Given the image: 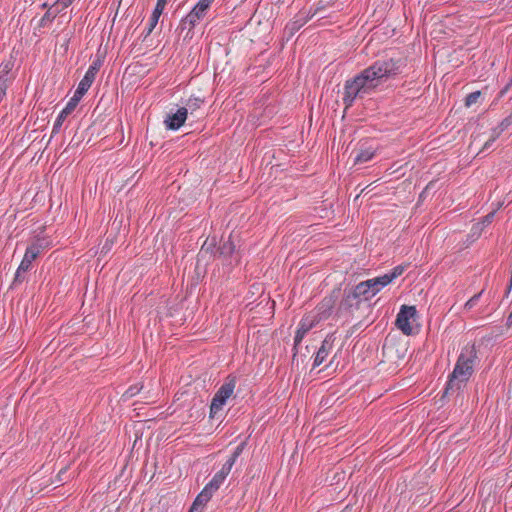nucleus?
<instances>
[{
  "mask_svg": "<svg viewBox=\"0 0 512 512\" xmlns=\"http://www.w3.org/2000/svg\"><path fill=\"white\" fill-rule=\"evenodd\" d=\"M406 67L404 58H382L362 70L344 85L343 104L345 109L353 106L356 99L375 92L382 81L401 74Z\"/></svg>",
  "mask_w": 512,
  "mask_h": 512,
  "instance_id": "nucleus-1",
  "label": "nucleus"
},
{
  "mask_svg": "<svg viewBox=\"0 0 512 512\" xmlns=\"http://www.w3.org/2000/svg\"><path fill=\"white\" fill-rule=\"evenodd\" d=\"M477 358L475 344H467L462 348L455 367L448 377L443 396L459 393L466 386L474 372Z\"/></svg>",
  "mask_w": 512,
  "mask_h": 512,
  "instance_id": "nucleus-2",
  "label": "nucleus"
},
{
  "mask_svg": "<svg viewBox=\"0 0 512 512\" xmlns=\"http://www.w3.org/2000/svg\"><path fill=\"white\" fill-rule=\"evenodd\" d=\"M341 295L340 288H334L329 295L325 296L315 308L313 322L319 323L329 319L331 316L336 318L337 302Z\"/></svg>",
  "mask_w": 512,
  "mask_h": 512,
  "instance_id": "nucleus-3",
  "label": "nucleus"
},
{
  "mask_svg": "<svg viewBox=\"0 0 512 512\" xmlns=\"http://www.w3.org/2000/svg\"><path fill=\"white\" fill-rule=\"evenodd\" d=\"M340 296L341 299L337 302L336 318L349 321L353 317L354 312L361 307L362 303L350 292L348 287L343 290Z\"/></svg>",
  "mask_w": 512,
  "mask_h": 512,
  "instance_id": "nucleus-4",
  "label": "nucleus"
},
{
  "mask_svg": "<svg viewBox=\"0 0 512 512\" xmlns=\"http://www.w3.org/2000/svg\"><path fill=\"white\" fill-rule=\"evenodd\" d=\"M417 314L415 306L402 305L399 313L397 314L395 325L402 331L403 334L410 336L414 334V329L410 324V319L414 318Z\"/></svg>",
  "mask_w": 512,
  "mask_h": 512,
  "instance_id": "nucleus-5",
  "label": "nucleus"
},
{
  "mask_svg": "<svg viewBox=\"0 0 512 512\" xmlns=\"http://www.w3.org/2000/svg\"><path fill=\"white\" fill-rule=\"evenodd\" d=\"M336 337L334 333L328 334L325 339L322 341L320 348L318 349L316 356L314 358L313 367L320 366L330 354L333 349V344Z\"/></svg>",
  "mask_w": 512,
  "mask_h": 512,
  "instance_id": "nucleus-6",
  "label": "nucleus"
},
{
  "mask_svg": "<svg viewBox=\"0 0 512 512\" xmlns=\"http://www.w3.org/2000/svg\"><path fill=\"white\" fill-rule=\"evenodd\" d=\"M206 11L199 9L198 6H194L192 10L180 21V29L184 30L187 28L191 31L195 25L206 16Z\"/></svg>",
  "mask_w": 512,
  "mask_h": 512,
  "instance_id": "nucleus-7",
  "label": "nucleus"
},
{
  "mask_svg": "<svg viewBox=\"0 0 512 512\" xmlns=\"http://www.w3.org/2000/svg\"><path fill=\"white\" fill-rule=\"evenodd\" d=\"M188 108H179L175 113L168 114L164 124L169 130H178L186 121Z\"/></svg>",
  "mask_w": 512,
  "mask_h": 512,
  "instance_id": "nucleus-8",
  "label": "nucleus"
},
{
  "mask_svg": "<svg viewBox=\"0 0 512 512\" xmlns=\"http://www.w3.org/2000/svg\"><path fill=\"white\" fill-rule=\"evenodd\" d=\"M103 64V60L101 58H96L91 65L89 66L88 70L86 71L84 77L80 81V84L90 88L93 84L97 73L99 72L101 66Z\"/></svg>",
  "mask_w": 512,
  "mask_h": 512,
  "instance_id": "nucleus-9",
  "label": "nucleus"
},
{
  "mask_svg": "<svg viewBox=\"0 0 512 512\" xmlns=\"http://www.w3.org/2000/svg\"><path fill=\"white\" fill-rule=\"evenodd\" d=\"M166 2H167V0H157L156 6L152 12L150 19H149L148 27L146 28V31H145V37L149 36L152 33L155 26L157 25L158 20H159L162 12L164 10V7L166 5Z\"/></svg>",
  "mask_w": 512,
  "mask_h": 512,
  "instance_id": "nucleus-10",
  "label": "nucleus"
},
{
  "mask_svg": "<svg viewBox=\"0 0 512 512\" xmlns=\"http://www.w3.org/2000/svg\"><path fill=\"white\" fill-rule=\"evenodd\" d=\"M350 292L357 297L360 302L363 304L365 301H368L372 298V295L370 293V286L366 281H362L356 286L348 288Z\"/></svg>",
  "mask_w": 512,
  "mask_h": 512,
  "instance_id": "nucleus-11",
  "label": "nucleus"
},
{
  "mask_svg": "<svg viewBox=\"0 0 512 512\" xmlns=\"http://www.w3.org/2000/svg\"><path fill=\"white\" fill-rule=\"evenodd\" d=\"M237 382V377L234 375H229L223 385L217 390L215 393L217 396H220L221 398L228 399L235 389Z\"/></svg>",
  "mask_w": 512,
  "mask_h": 512,
  "instance_id": "nucleus-12",
  "label": "nucleus"
},
{
  "mask_svg": "<svg viewBox=\"0 0 512 512\" xmlns=\"http://www.w3.org/2000/svg\"><path fill=\"white\" fill-rule=\"evenodd\" d=\"M235 252V244L231 240V236H229L228 240L222 241L219 247L216 249L214 253V257L216 258H224L227 259L233 255Z\"/></svg>",
  "mask_w": 512,
  "mask_h": 512,
  "instance_id": "nucleus-13",
  "label": "nucleus"
},
{
  "mask_svg": "<svg viewBox=\"0 0 512 512\" xmlns=\"http://www.w3.org/2000/svg\"><path fill=\"white\" fill-rule=\"evenodd\" d=\"M75 108L76 107L74 105L70 104L69 102L66 104L65 108L58 114V116L54 122V125L52 128V135L59 133L65 119L68 117V115H70L75 110Z\"/></svg>",
  "mask_w": 512,
  "mask_h": 512,
  "instance_id": "nucleus-14",
  "label": "nucleus"
},
{
  "mask_svg": "<svg viewBox=\"0 0 512 512\" xmlns=\"http://www.w3.org/2000/svg\"><path fill=\"white\" fill-rule=\"evenodd\" d=\"M317 324L316 322H311L310 324L306 325L304 322H301L300 324V327L297 329L296 333H295V337H294V347H293V350H294V353H293V359L296 357L297 355V349H298V345L301 343L302 339L305 337V335L307 334V332L315 325Z\"/></svg>",
  "mask_w": 512,
  "mask_h": 512,
  "instance_id": "nucleus-15",
  "label": "nucleus"
},
{
  "mask_svg": "<svg viewBox=\"0 0 512 512\" xmlns=\"http://www.w3.org/2000/svg\"><path fill=\"white\" fill-rule=\"evenodd\" d=\"M61 10L62 9L60 6H50L46 13L40 19L38 23V29L44 28L47 24L52 23Z\"/></svg>",
  "mask_w": 512,
  "mask_h": 512,
  "instance_id": "nucleus-16",
  "label": "nucleus"
},
{
  "mask_svg": "<svg viewBox=\"0 0 512 512\" xmlns=\"http://www.w3.org/2000/svg\"><path fill=\"white\" fill-rule=\"evenodd\" d=\"M31 266L32 265L28 264V262H25V260L22 259L12 282L13 287L18 286L25 281V273H27L30 270Z\"/></svg>",
  "mask_w": 512,
  "mask_h": 512,
  "instance_id": "nucleus-17",
  "label": "nucleus"
},
{
  "mask_svg": "<svg viewBox=\"0 0 512 512\" xmlns=\"http://www.w3.org/2000/svg\"><path fill=\"white\" fill-rule=\"evenodd\" d=\"M246 446V442H241L233 451L231 456L227 459V461L223 464L222 468L230 473L233 465L235 464L238 457L242 454L244 448Z\"/></svg>",
  "mask_w": 512,
  "mask_h": 512,
  "instance_id": "nucleus-18",
  "label": "nucleus"
},
{
  "mask_svg": "<svg viewBox=\"0 0 512 512\" xmlns=\"http://www.w3.org/2000/svg\"><path fill=\"white\" fill-rule=\"evenodd\" d=\"M50 240L46 237H36L34 241L27 247L29 250H33L38 256L45 249L49 248Z\"/></svg>",
  "mask_w": 512,
  "mask_h": 512,
  "instance_id": "nucleus-19",
  "label": "nucleus"
},
{
  "mask_svg": "<svg viewBox=\"0 0 512 512\" xmlns=\"http://www.w3.org/2000/svg\"><path fill=\"white\" fill-rule=\"evenodd\" d=\"M211 498L208 497L203 491H201L197 497L195 498L192 506L190 507V512H202L204 506Z\"/></svg>",
  "mask_w": 512,
  "mask_h": 512,
  "instance_id": "nucleus-20",
  "label": "nucleus"
},
{
  "mask_svg": "<svg viewBox=\"0 0 512 512\" xmlns=\"http://www.w3.org/2000/svg\"><path fill=\"white\" fill-rule=\"evenodd\" d=\"M375 150L373 148H360L354 158V164L365 163L373 158Z\"/></svg>",
  "mask_w": 512,
  "mask_h": 512,
  "instance_id": "nucleus-21",
  "label": "nucleus"
},
{
  "mask_svg": "<svg viewBox=\"0 0 512 512\" xmlns=\"http://www.w3.org/2000/svg\"><path fill=\"white\" fill-rule=\"evenodd\" d=\"M226 399L221 398L220 396L214 395L211 405H210V418H214L215 415L222 409L224 404L226 403Z\"/></svg>",
  "mask_w": 512,
  "mask_h": 512,
  "instance_id": "nucleus-22",
  "label": "nucleus"
},
{
  "mask_svg": "<svg viewBox=\"0 0 512 512\" xmlns=\"http://www.w3.org/2000/svg\"><path fill=\"white\" fill-rule=\"evenodd\" d=\"M88 90H89L88 87L79 83L76 91L74 92V95L70 98V100L68 102L70 104L74 105L75 107H77L78 103L80 102V100L86 94V92Z\"/></svg>",
  "mask_w": 512,
  "mask_h": 512,
  "instance_id": "nucleus-23",
  "label": "nucleus"
},
{
  "mask_svg": "<svg viewBox=\"0 0 512 512\" xmlns=\"http://www.w3.org/2000/svg\"><path fill=\"white\" fill-rule=\"evenodd\" d=\"M88 90H89L88 87L79 83L76 91L74 92V95L70 98V100L68 102L70 104L74 105L75 107H77L78 103L80 102V100L86 94V92Z\"/></svg>",
  "mask_w": 512,
  "mask_h": 512,
  "instance_id": "nucleus-24",
  "label": "nucleus"
},
{
  "mask_svg": "<svg viewBox=\"0 0 512 512\" xmlns=\"http://www.w3.org/2000/svg\"><path fill=\"white\" fill-rule=\"evenodd\" d=\"M14 62L12 60L3 61L0 64V79L4 81L5 85L8 87V79L6 76L10 73V71L13 69Z\"/></svg>",
  "mask_w": 512,
  "mask_h": 512,
  "instance_id": "nucleus-25",
  "label": "nucleus"
},
{
  "mask_svg": "<svg viewBox=\"0 0 512 512\" xmlns=\"http://www.w3.org/2000/svg\"><path fill=\"white\" fill-rule=\"evenodd\" d=\"M204 103V100L198 97H191L188 99L186 103V107L188 108V111H190V114H193L196 110H198L201 105Z\"/></svg>",
  "mask_w": 512,
  "mask_h": 512,
  "instance_id": "nucleus-26",
  "label": "nucleus"
},
{
  "mask_svg": "<svg viewBox=\"0 0 512 512\" xmlns=\"http://www.w3.org/2000/svg\"><path fill=\"white\" fill-rule=\"evenodd\" d=\"M316 14V11H314L312 14L310 15H307L306 17H303V18H300V19H296L295 21H293L291 23V26H290V29L292 31H297L299 30L303 25H305L307 23V21L309 19H311L314 15Z\"/></svg>",
  "mask_w": 512,
  "mask_h": 512,
  "instance_id": "nucleus-27",
  "label": "nucleus"
},
{
  "mask_svg": "<svg viewBox=\"0 0 512 512\" xmlns=\"http://www.w3.org/2000/svg\"><path fill=\"white\" fill-rule=\"evenodd\" d=\"M378 281L379 280L377 279V277L367 280V282L370 286L369 290H370L372 297H374L383 288V286L380 285V283H378Z\"/></svg>",
  "mask_w": 512,
  "mask_h": 512,
  "instance_id": "nucleus-28",
  "label": "nucleus"
},
{
  "mask_svg": "<svg viewBox=\"0 0 512 512\" xmlns=\"http://www.w3.org/2000/svg\"><path fill=\"white\" fill-rule=\"evenodd\" d=\"M220 488L218 484L213 482L212 480L205 485V487L202 489V491L208 495V497H212L213 494Z\"/></svg>",
  "mask_w": 512,
  "mask_h": 512,
  "instance_id": "nucleus-29",
  "label": "nucleus"
},
{
  "mask_svg": "<svg viewBox=\"0 0 512 512\" xmlns=\"http://www.w3.org/2000/svg\"><path fill=\"white\" fill-rule=\"evenodd\" d=\"M220 488L218 484L213 482L212 480L205 485V487L202 489V491L208 495V497H212L213 494Z\"/></svg>",
  "mask_w": 512,
  "mask_h": 512,
  "instance_id": "nucleus-30",
  "label": "nucleus"
},
{
  "mask_svg": "<svg viewBox=\"0 0 512 512\" xmlns=\"http://www.w3.org/2000/svg\"><path fill=\"white\" fill-rule=\"evenodd\" d=\"M481 95V91H474L469 93L465 98V106L470 107L475 104Z\"/></svg>",
  "mask_w": 512,
  "mask_h": 512,
  "instance_id": "nucleus-31",
  "label": "nucleus"
},
{
  "mask_svg": "<svg viewBox=\"0 0 512 512\" xmlns=\"http://www.w3.org/2000/svg\"><path fill=\"white\" fill-rule=\"evenodd\" d=\"M228 475L229 473L221 468V470L214 475L212 481L221 486Z\"/></svg>",
  "mask_w": 512,
  "mask_h": 512,
  "instance_id": "nucleus-32",
  "label": "nucleus"
},
{
  "mask_svg": "<svg viewBox=\"0 0 512 512\" xmlns=\"http://www.w3.org/2000/svg\"><path fill=\"white\" fill-rule=\"evenodd\" d=\"M484 290H481L479 293L472 296L466 303H465V309H472L480 299L481 295L483 294Z\"/></svg>",
  "mask_w": 512,
  "mask_h": 512,
  "instance_id": "nucleus-33",
  "label": "nucleus"
},
{
  "mask_svg": "<svg viewBox=\"0 0 512 512\" xmlns=\"http://www.w3.org/2000/svg\"><path fill=\"white\" fill-rule=\"evenodd\" d=\"M37 257H38V255L35 252H33V250H29L28 248H26L23 260H25V262H28V264L32 265V262Z\"/></svg>",
  "mask_w": 512,
  "mask_h": 512,
  "instance_id": "nucleus-34",
  "label": "nucleus"
},
{
  "mask_svg": "<svg viewBox=\"0 0 512 512\" xmlns=\"http://www.w3.org/2000/svg\"><path fill=\"white\" fill-rule=\"evenodd\" d=\"M37 257H38V255L35 252H33V250H29L28 248H26L23 260H25V262H28V264L32 265V262Z\"/></svg>",
  "mask_w": 512,
  "mask_h": 512,
  "instance_id": "nucleus-35",
  "label": "nucleus"
},
{
  "mask_svg": "<svg viewBox=\"0 0 512 512\" xmlns=\"http://www.w3.org/2000/svg\"><path fill=\"white\" fill-rule=\"evenodd\" d=\"M377 279L379 280L378 283H380V285H382L383 288L393 281V278L391 277L389 272L384 275L378 276Z\"/></svg>",
  "mask_w": 512,
  "mask_h": 512,
  "instance_id": "nucleus-36",
  "label": "nucleus"
},
{
  "mask_svg": "<svg viewBox=\"0 0 512 512\" xmlns=\"http://www.w3.org/2000/svg\"><path fill=\"white\" fill-rule=\"evenodd\" d=\"M404 271H405V266L398 265V266L394 267L389 273L394 280L397 277L401 276Z\"/></svg>",
  "mask_w": 512,
  "mask_h": 512,
  "instance_id": "nucleus-37",
  "label": "nucleus"
},
{
  "mask_svg": "<svg viewBox=\"0 0 512 512\" xmlns=\"http://www.w3.org/2000/svg\"><path fill=\"white\" fill-rule=\"evenodd\" d=\"M512 125V113L505 117L500 123H499V126L501 127L502 130H506L508 129L510 126Z\"/></svg>",
  "mask_w": 512,
  "mask_h": 512,
  "instance_id": "nucleus-38",
  "label": "nucleus"
},
{
  "mask_svg": "<svg viewBox=\"0 0 512 512\" xmlns=\"http://www.w3.org/2000/svg\"><path fill=\"white\" fill-rule=\"evenodd\" d=\"M213 1L214 0H199L196 6H198L199 9H203L207 12Z\"/></svg>",
  "mask_w": 512,
  "mask_h": 512,
  "instance_id": "nucleus-39",
  "label": "nucleus"
},
{
  "mask_svg": "<svg viewBox=\"0 0 512 512\" xmlns=\"http://www.w3.org/2000/svg\"><path fill=\"white\" fill-rule=\"evenodd\" d=\"M504 132V130L501 129V127L498 125L496 128L492 130V135L490 138V142H495L496 139L499 138V136Z\"/></svg>",
  "mask_w": 512,
  "mask_h": 512,
  "instance_id": "nucleus-40",
  "label": "nucleus"
},
{
  "mask_svg": "<svg viewBox=\"0 0 512 512\" xmlns=\"http://www.w3.org/2000/svg\"><path fill=\"white\" fill-rule=\"evenodd\" d=\"M394 348H395V345H394V344H392V343H390V344H389V343H387V341H386V342L384 343V345H383V348H382V350H383V354H387V355H389V356H390V355L392 354V352H393Z\"/></svg>",
  "mask_w": 512,
  "mask_h": 512,
  "instance_id": "nucleus-41",
  "label": "nucleus"
},
{
  "mask_svg": "<svg viewBox=\"0 0 512 512\" xmlns=\"http://www.w3.org/2000/svg\"><path fill=\"white\" fill-rule=\"evenodd\" d=\"M74 0H57L54 6H60L61 9H65L73 3Z\"/></svg>",
  "mask_w": 512,
  "mask_h": 512,
  "instance_id": "nucleus-42",
  "label": "nucleus"
},
{
  "mask_svg": "<svg viewBox=\"0 0 512 512\" xmlns=\"http://www.w3.org/2000/svg\"><path fill=\"white\" fill-rule=\"evenodd\" d=\"M6 91H7V86L5 85L4 81L0 79V103L5 98Z\"/></svg>",
  "mask_w": 512,
  "mask_h": 512,
  "instance_id": "nucleus-43",
  "label": "nucleus"
},
{
  "mask_svg": "<svg viewBox=\"0 0 512 512\" xmlns=\"http://www.w3.org/2000/svg\"><path fill=\"white\" fill-rule=\"evenodd\" d=\"M495 214H496V211H492V212L488 213V214L483 218L482 223H483L484 225H489V224L493 221Z\"/></svg>",
  "mask_w": 512,
  "mask_h": 512,
  "instance_id": "nucleus-44",
  "label": "nucleus"
},
{
  "mask_svg": "<svg viewBox=\"0 0 512 512\" xmlns=\"http://www.w3.org/2000/svg\"><path fill=\"white\" fill-rule=\"evenodd\" d=\"M139 391H140V389L137 386H131V387H129V389L126 391L125 394L132 397V396L136 395Z\"/></svg>",
  "mask_w": 512,
  "mask_h": 512,
  "instance_id": "nucleus-45",
  "label": "nucleus"
},
{
  "mask_svg": "<svg viewBox=\"0 0 512 512\" xmlns=\"http://www.w3.org/2000/svg\"><path fill=\"white\" fill-rule=\"evenodd\" d=\"M494 142H490V139L485 142L483 150L489 149Z\"/></svg>",
  "mask_w": 512,
  "mask_h": 512,
  "instance_id": "nucleus-46",
  "label": "nucleus"
},
{
  "mask_svg": "<svg viewBox=\"0 0 512 512\" xmlns=\"http://www.w3.org/2000/svg\"><path fill=\"white\" fill-rule=\"evenodd\" d=\"M511 289H512V282L510 280L509 284H508V286L506 288L505 296H508V294L510 293Z\"/></svg>",
  "mask_w": 512,
  "mask_h": 512,
  "instance_id": "nucleus-47",
  "label": "nucleus"
},
{
  "mask_svg": "<svg viewBox=\"0 0 512 512\" xmlns=\"http://www.w3.org/2000/svg\"><path fill=\"white\" fill-rule=\"evenodd\" d=\"M65 472H66L65 470H61V471L59 472V474H58L59 481H62V480H63V478H62V477H64Z\"/></svg>",
  "mask_w": 512,
  "mask_h": 512,
  "instance_id": "nucleus-48",
  "label": "nucleus"
},
{
  "mask_svg": "<svg viewBox=\"0 0 512 512\" xmlns=\"http://www.w3.org/2000/svg\"><path fill=\"white\" fill-rule=\"evenodd\" d=\"M65 472H66L65 470H61V471L59 472V474H58L59 481H62V480H63V478H62V477H64Z\"/></svg>",
  "mask_w": 512,
  "mask_h": 512,
  "instance_id": "nucleus-49",
  "label": "nucleus"
},
{
  "mask_svg": "<svg viewBox=\"0 0 512 512\" xmlns=\"http://www.w3.org/2000/svg\"><path fill=\"white\" fill-rule=\"evenodd\" d=\"M41 8H42V9H46V8L48 9V8H49L48 3H46V2H45V3H43V4L41 5Z\"/></svg>",
  "mask_w": 512,
  "mask_h": 512,
  "instance_id": "nucleus-50",
  "label": "nucleus"
},
{
  "mask_svg": "<svg viewBox=\"0 0 512 512\" xmlns=\"http://www.w3.org/2000/svg\"><path fill=\"white\" fill-rule=\"evenodd\" d=\"M188 512H190V510Z\"/></svg>",
  "mask_w": 512,
  "mask_h": 512,
  "instance_id": "nucleus-51",
  "label": "nucleus"
}]
</instances>
